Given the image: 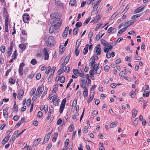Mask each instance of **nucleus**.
I'll return each mask as SVG.
<instances>
[{"mask_svg": "<svg viewBox=\"0 0 150 150\" xmlns=\"http://www.w3.org/2000/svg\"><path fill=\"white\" fill-rule=\"evenodd\" d=\"M62 20L61 18H57L54 20L53 22L56 23L54 25H52L50 27L49 29V31L50 33H53L54 30H56L61 25Z\"/></svg>", "mask_w": 150, "mask_h": 150, "instance_id": "obj_1", "label": "nucleus"}, {"mask_svg": "<svg viewBox=\"0 0 150 150\" xmlns=\"http://www.w3.org/2000/svg\"><path fill=\"white\" fill-rule=\"evenodd\" d=\"M93 69H91L89 72V74L92 76H93L94 73V71H96V73L97 74H100L101 71V68H100L99 67V65L98 64H95L92 67Z\"/></svg>", "mask_w": 150, "mask_h": 150, "instance_id": "obj_2", "label": "nucleus"}, {"mask_svg": "<svg viewBox=\"0 0 150 150\" xmlns=\"http://www.w3.org/2000/svg\"><path fill=\"white\" fill-rule=\"evenodd\" d=\"M48 47L53 46L55 44V41L54 38L52 36H49L47 39Z\"/></svg>", "mask_w": 150, "mask_h": 150, "instance_id": "obj_3", "label": "nucleus"}, {"mask_svg": "<svg viewBox=\"0 0 150 150\" xmlns=\"http://www.w3.org/2000/svg\"><path fill=\"white\" fill-rule=\"evenodd\" d=\"M44 90V87L43 84L39 86L38 87L37 91L35 93V95L38 97H40Z\"/></svg>", "mask_w": 150, "mask_h": 150, "instance_id": "obj_4", "label": "nucleus"}, {"mask_svg": "<svg viewBox=\"0 0 150 150\" xmlns=\"http://www.w3.org/2000/svg\"><path fill=\"white\" fill-rule=\"evenodd\" d=\"M56 69V67H52L51 69H50L51 73L49 77H48V82H50L52 79Z\"/></svg>", "mask_w": 150, "mask_h": 150, "instance_id": "obj_5", "label": "nucleus"}, {"mask_svg": "<svg viewBox=\"0 0 150 150\" xmlns=\"http://www.w3.org/2000/svg\"><path fill=\"white\" fill-rule=\"evenodd\" d=\"M100 45L98 44L94 48V50H96V53L97 55H99L100 54L101 52V50L100 48Z\"/></svg>", "mask_w": 150, "mask_h": 150, "instance_id": "obj_6", "label": "nucleus"}, {"mask_svg": "<svg viewBox=\"0 0 150 150\" xmlns=\"http://www.w3.org/2000/svg\"><path fill=\"white\" fill-rule=\"evenodd\" d=\"M23 20L25 23H27L30 20L29 15L26 13H24L23 15Z\"/></svg>", "mask_w": 150, "mask_h": 150, "instance_id": "obj_7", "label": "nucleus"}, {"mask_svg": "<svg viewBox=\"0 0 150 150\" xmlns=\"http://www.w3.org/2000/svg\"><path fill=\"white\" fill-rule=\"evenodd\" d=\"M25 64L24 63L22 62L20 65L18 69V72L20 75L22 76L23 74V68Z\"/></svg>", "mask_w": 150, "mask_h": 150, "instance_id": "obj_8", "label": "nucleus"}, {"mask_svg": "<svg viewBox=\"0 0 150 150\" xmlns=\"http://www.w3.org/2000/svg\"><path fill=\"white\" fill-rule=\"evenodd\" d=\"M43 51L44 52V55L45 56V59L48 60L49 58V56L47 48H45L44 49Z\"/></svg>", "mask_w": 150, "mask_h": 150, "instance_id": "obj_9", "label": "nucleus"}, {"mask_svg": "<svg viewBox=\"0 0 150 150\" xmlns=\"http://www.w3.org/2000/svg\"><path fill=\"white\" fill-rule=\"evenodd\" d=\"M145 7V6H140L137 8L134 12V13H137L142 11L144 8Z\"/></svg>", "mask_w": 150, "mask_h": 150, "instance_id": "obj_10", "label": "nucleus"}, {"mask_svg": "<svg viewBox=\"0 0 150 150\" xmlns=\"http://www.w3.org/2000/svg\"><path fill=\"white\" fill-rule=\"evenodd\" d=\"M94 95V91L91 92V93L90 94V96H89V98L87 100V102L88 103H90L92 100L93 98Z\"/></svg>", "mask_w": 150, "mask_h": 150, "instance_id": "obj_11", "label": "nucleus"}, {"mask_svg": "<svg viewBox=\"0 0 150 150\" xmlns=\"http://www.w3.org/2000/svg\"><path fill=\"white\" fill-rule=\"evenodd\" d=\"M50 136V133H48L46 134L44 140L42 144H44L49 140Z\"/></svg>", "mask_w": 150, "mask_h": 150, "instance_id": "obj_12", "label": "nucleus"}, {"mask_svg": "<svg viewBox=\"0 0 150 150\" xmlns=\"http://www.w3.org/2000/svg\"><path fill=\"white\" fill-rule=\"evenodd\" d=\"M134 23V22H132L131 21H130L125 23H124V28L125 29H126L128 27L130 26L131 25L133 24Z\"/></svg>", "mask_w": 150, "mask_h": 150, "instance_id": "obj_13", "label": "nucleus"}, {"mask_svg": "<svg viewBox=\"0 0 150 150\" xmlns=\"http://www.w3.org/2000/svg\"><path fill=\"white\" fill-rule=\"evenodd\" d=\"M24 93V91L22 90H20L18 91V98L19 99V100L21 99L23 97Z\"/></svg>", "mask_w": 150, "mask_h": 150, "instance_id": "obj_14", "label": "nucleus"}, {"mask_svg": "<svg viewBox=\"0 0 150 150\" xmlns=\"http://www.w3.org/2000/svg\"><path fill=\"white\" fill-rule=\"evenodd\" d=\"M69 30V27L67 26L65 28V30H64L62 36L63 37H66L67 35L68 32Z\"/></svg>", "mask_w": 150, "mask_h": 150, "instance_id": "obj_15", "label": "nucleus"}, {"mask_svg": "<svg viewBox=\"0 0 150 150\" xmlns=\"http://www.w3.org/2000/svg\"><path fill=\"white\" fill-rule=\"evenodd\" d=\"M81 86L82 87L83 89L87 88L86 86V82L84 79H81Z\"/></svg>", "mask_w": 150, "mask_h": 150, "instance_id": "obj_16", "label": "nucleus"}, {"mask_svg": "<svg viewBox=\"0 0 150 150\" xmlns=\"http://www.w3.org/2000/svg\"><path fill=\"white\" fill-rule=\"evenodd\" d=\"M10 138V137L9 136H7L6 137L2 142V144L3 145Z\"/></svg>", "mask_w": 150, "mask_h": 150, "instance_id": "obj_17", "label": "nucleus"}, {"mask_svg": "<svg viewBox=\"0 0 150 150\" xmlns=\"http://www.w3.org/2000/svg\"><path fill=\"white\" fill-rule=\"evenodd\" d=\"M65 50V48L62 45H60L59 47V50L61 54H62Z\"/></svg>", "mask_w": 150, "mask_h": 150, "instance_id": "obj_18", "label": "nucleus"}, {"mask_svg": "<svg viewBox=\"0 0 150 150\" xmlns=\"http://www.w3.org/2000/svg\"><path fill=\"white\" fill-rule=\"evenodd\" d=\"M15 104L13 106V112H16L18 111V107L16 105V101H14Z\"/></svg>", "mask_w": 150, "mask_h": 150, "instance_id": "obj_19", "label": "nucleus"}, {"mask_svg": "<svg viewBox=\"0 0 150 150\" xmlns=\"http://www.w3.org/2000/svg\"><path fill=\"white\" fill-rule=\"evenodd\" d=\"M95 60L93 59H92L91 61H90V60L89 61V64H89V66L91 68H92V67L93 66L95 63Z\"/></svg>", "mask_w": 150, "mask_h": 150, "instance_id": "obj_20", "label": "nucleus"}, {"mask_svg": "<svg viewBox=\"0 0 150 150\" xmlns=\"http://www.w3.org/2000/svg\"><path fill=\"white\" fill-rule=\"evenodd\" d=\"M101 16L99 14H98L97 15H96V17L93 19V21L97 22L100 20V19L101 18Z\"/></svg>", "mask_w": 150, "mask_h": 150, "instance_id": "obj_21", "label": "nucleus"}, {"mask_svg": "<svg viewBox=\"0 0 150 150\" xmlns=\"http://www.w3.org/2000/svg\"><path fill=\"white\" fill-rule=\"evenodd\" d=\"M149 87L147 85H145L143 87V90L144 92H149Z\"/></svg>", "mask_w": 150, "mask_h": 150, "instance_id": "obj_22", "label": "nucleus"}, {"mask_svg": "<svg viewBox=\"0 0 150 150\" xmlns=\"http://www.w3.org/2000/svg\"><path fill=\"white\" fill-rule=\"evenodd\" d=\"M54 137H53L52 141L53 142H55L58 136V133L57 132L55 133L54 134Z\"/></svg>", "mask_w": 150, "mask_h": 150, "instance_id": "obj_23", "label": "nucleus"}, {"mask_svg": "<svg viewBox=\"0 0 150 150\" xmlns=\"http://www.w3.org/2000/svg\"><path fill=\"white\" fill-rule=\"evenodd\" d=\"M84 89V91L83 92V95L84 97H85L87 96L88 95V89L87 88L83 89Z\"/></svg>", "mask_w": 150, "mask_h": 150, "instance_id": "obj_24", "label": "nucleus"}, {"mask_svg": "<svg viewBox=\"0 0 150 150\" xmlns=\"http://www.w3.org/2000/svg\"><path fill=\"white\" fill-rule=\"evenodd\" d=\"M119 12L116 11L114 14H113L110 18V20H112L119 13Z\"/></svg>", "mask_w": 150, "mask_h": 150, "instance_id": "obj_25", "label": "nucleus"}, {"mask_svg": "<svg viewBox=\"0 0 150 150\" xmlns=\"http://www.w3.org/2000/svg\"><path fill=\"white\" fill-rule=\"evenodd\" d=\"M19 47L22 51L24 50L26 48L24 44H20Z\"/></svg>", "mask_w": 150, "mask_h": 150, "instance_id": "obj_26", "label": "nucleus"}, {"mask_svg": "<svg viewBox=\"0 0 150 150\" xmlns=\"http://www.w3.org/2000/svg\"><path fill=\"white\" fill-rule=\"evenodd\" d=\"M71 57V55L70 54H68L67 57H66V58H65L64 61L65 62H66V64H67L69 61V60Z\"/></svg>", "mask_w": 150, "mask_h": 150, "instance_id": "obj_27", "label": "nucleus"}, {"mask_svg": "<svg viewBox=\"0 0 150 150\" xmlns=\"http://www.w3.org/2000/svg\"><path fill=\"white\" fill-rule=\"evenodd\" d=\"M137 111L136 109H134L132 110V116L134 117L136 116L137 114Z\"/></svg>", "mask_w": 150, "mask_h": 150, "instance_id": "obj_28", "label": "nucleus"}, {"mask_svg": "<svg viewBox=\"0 0 150 150\" xmlns=\"http://www.w3.org/2000/svg\"><path fill=\"white\" fill-rule=\"evenodd\" d=\"M125 29L124 28H122L120 29L118 31L117 33V36H120V35L122 34V33L125 30Z\"/></svg>", "mask_w": 150, "mask_h": 150, "instance_id": "obj_29", "label": "nucleus"}, {"mask_svg": "<svg viewBox=\"0 0 150 150\" xmlns=\"http://www.w3.org/2000/svg\"><path fill=\"white\" fill-rule=\"evenodd\" d=\"M3 114L4 116L6 118H8V115L6 110H3Z\"/></svg>", "mask_w": 150, "mask_h": 150, "instance_id": "obj_30", "label": "nucleus"}, {"mask_svg": "<svg viewBox=\"0 0 150 150\" xmlns=\"http://www.w3.org/2000/svg\"><path fill=\"white\" fill-rule=\"evenodd\" d=\"M117 125V122H114L111 124L110 125V127L111 128H114Z\"/></svg>", "mask_w": 150, "mask_h": 150, "instance_id": "obj_31", "label": "nucleus"}, {"mask_svg": "<svg viewBox=\"0 0 150 150\" xmlns=\"http://www.w3.org/2000/svg\"><path fill=\"white\" fill-rule=\"evenodd\" d=\"M97 55H97V54L94 55L91 57V59H90V61H91V60L92 59H93L95 60H97L98 59V57L97 56Z\"/></svg>", "mask_w": 150, "mask_h": 150, "instance_id": "obj_32", "label": "nucleus"}, {"mask_svg": "<svg viewBox=\"0 0 150 150\" xmlns=\"http://www.w3.org/2000/svg\"><path fill=\"white\" fill-rule=\"evenodd\" d=\"M11 44V46H10L8 48V50L7 51L8 53H11L13 50V46Z\"/></svg>", "mask_w": 150, "mask_h": 150, "instance_id": "obj_33", "label": "nucleus"}, {"mask_svg": "<svg viewBox=\"0 0 150 150\" xmlns=\"http://www.w3.org/2000/svg\"><path fill=\"white\" fill-rule=\"evenodd\" d=\"M139 120L137 118H136L135 119V120L134 121L133 123V124L135 126V127H136L137 126L138 122Z\"/></svg>", "mask_w": 150, "mask_h": 150, "instance_id": "obj_34", "label": "nucleus"}, {"mask_svg": "<svg viewBox=\"0 0 150 150\" xmlns=\"http://www.w3.org/2000/svg\"><path fill=\"white\" fill-rule=\"evenodd\" d=\"M73 73L75 76H77L79 75V71L78 70L74 69H73Z\"/></svg>", "mask_w": 150, "mask_h": 150, "instance_id": "obj_35", "label": "nucleus"}, {"mask_svg": "<svg viewBox=\"0 0 150 150\" xmlns=\"http://www.w3.org/2000/svg\"><path fill=\"white\" fill-rule=\"evenodd\" d=\"M55 4L57 6H61L62 4L61 2L59 0H55Z\"/></svg>", "mask_w": 150, "mask_h": 150, "instance_id": "obj_36", "label": "nucleus"}, {"mask_svg": "<svg viewBox=\"0 0 150 150\" xmlns=\"http://www.w3.org/2000/svg\"><path fill=\"white\" fill-rule=\"evenodd\" d=\"M41 138H38L37 139L34 141L33 143L35 144V145H38V143L41 141Z\"/></svg>", "mask_w": 150, "mask_h": 150, "instance_id": "obj_37", "label": "nucleus"}, {"mask_svg": "<svg viewBox=\"0 0 150 150\" xmlns=\"http://www.w3.org/2000/svg\"><path fill=\"white\" fill-rule=\"evenodd\" d=\"M98 6L97 4H95L93 7V10L92 12L91 13V14H92V13L94 11H96L97 10V9L98 8Z\"/></svg>", "mask_w": 150, "mask_h": 150, "instance_id": "obj_38", "label": "nucleus"}, {"mask_svg": "<svg viewBox=\"0 0 150 150\" xmlns=\"http://www.w3.org/2000/svg\"><path fill=\"white\" fill-rule=\"evenodd\" d=\"M76 3V1L75 0H71L69 2L70 5L72 6H74L75 4Z\"/></svg>", "mask_w": 150, "mask_h": 150, "instance_id": "obj_39", "label": "nucleus"}, {"mask_svg": "<svg viewBox=\"0 0 150 150\" xmlns=\"http://www.w3.org/2000/svg\"><path fill=\"white\" fill-rule=\"evenodd\" d=\"M78 30L79 29L77 28L76 27L74 28L73 31V34L74 35H76L78 33Z\"/></svg>", "mask_w": 150, "mask_h": 150, "instance_id": "obj_40", "label": "nucleus"}, {"mask_svg": "<svg viewBox=\"0 0 150 150\" xmlns=\"http://www.w3.org/2000/svg\"><path fill=\"white\" fill-rule=\"evenodd\" d=\"M100 42L101 44L104 46H106L107 42L105 40L102 39H100Z\"/></svg>", "mask_w": 150, "mask_h": 150, "instance_id": "obj_41", "label": "nucleus"}, {"mask_svg": "<svg viewBox=\"0 0 150 150\" xmlns=\"http://www.w3.org/2000/svg\"><path fill=\"white\" fill-rule=\"evenodd\" d=\"M59 80L60 82L61 83H64L65 82V77L64 76H63L59 78Z\"/></svg>", "mask_w": 150, "mask_h": 150, "instance_id": "obj_42", "label": "nucleus"}, {"mask_svg": "<svg viewBox=\"0 0 150 150\" xmlns=\"http://www.w3.org/2000/svg\"><path fill=\"white\" fill-rule=\"evenodd\" d=\"M91 19L90 17H89L87 19H86L83 23V24L85 25L87 24Z\"/></svg>", "mask_w": 150, "mask_h": 150, "instance_id": "obj_43", "label": "nucleus"}, {"mask_svg": "<svg viewBox=\"0 0 150 150\" xmlns=\"http://www.w3.org/2000/svg\"><path fill=\"white\" fill-rule=\"evenodd\" d=\"M17 55L16 53V51H14L12 55V56L13 57V59H15L17 58Z\"/></svg>", "mask_w": 150, "mask_h": 150, "instance_id": "obj_44", "label": "nucleus"}, {"mask_svg": "<svg viewBox=\"0 0 150 150\" xmlns=\"http://www.w3.org/2000/svg\"><path fill=\"white\" fill-rule=\"evenodd\" d=\"M65 106L64 105H61L59 109V112L61 114L62 113L63 111L64 108Z\"/></svg>", "mask_w": 150, "mask_h": 150, "instance_id": "obj_45", "label": "nucleus"}, {"mask_svg": "<svg viewBox=\"0 0 150 150\" xmlns=\"http://www.w3.org/2000/svg\"><path fill=\"white\" fill-rule=\"evenodd\" d=\"M142 15V14L140 13L138 14L135 15L133 16L131 18L132 19L136 18H137L140 17Z\"/></svg>", "mask_w": 150, "mask_h": 150, "instance_id": "obj_46", "label": "nucleus"}, {"mask_svg": "<svg viewBox=\"0 0 150 150\" xmlns=\"http://www.w3.org/2000/svg\"><path fill=\"white\" fill-rule=\"evenodd\" d=\"M129 7V4H128L127 6H126L124 11L122 12V13H124L125 14L126 13L127 11L128 10Z\"/></svg>", "mask_w": 150, "mask_h": 150, "instance_id": "obj_47", "label": "nucleus"}, {"mask_svg": "<svg viewBox=\"0 0 150 150\" xmlns=\"http://www.w3.org/2000/svg\"><path fill=\"white\" fill-rule=\"evenodd\" d=\"M36 88H32V90L31 91L30 95L31 96L33 95L35 93L36 91Z\"/></svg>", "mask_w": 150, "mask_h": 150, "instance_id": "obj_48", "label": "nucleus"}, {"mask_svg": "<svg viewBox=\"0 0 150 150\" xmlns=\"http://www.w3.org/2000/svg\"><path fill=\"white\" fill-rule=\"evenodd\" d=\"M86 46H87L86 47L84 48V50L85 51L83 52V53L84 54H86L88 52V45H86Z\"/></svg>", "mask_w": 150, "mask_h": 150, "instance_id": "obj_49", "label": "nucleus"}, {"mask_svg": "<svg viewBox=\"0 0 150 150\" xmlns=\"http://www.w3.org/2000/svg\"><path fill=\"white\" fill-rule=\"evenodd\" d=\"M30 63L32 64L35 65L37 64V62L35 59H33L31 60Z\"/></svg>", "mask_w": 150, "mask_h": 150, "instance_id": "obj_50", "label": "nucleus"}, {"mask_svg": "<svg viewBox=\"0 0 150 150\" xmlns=\"http://www.w3.org/2000/svg\"><path fill=\"white\" fill-rule=\"evenodd\" d=\"M5 46L4 45H2L1 46L0 48V50L1 51V52L3 53H4L5 52Z\"/></svg>", "mask_w": 150, "mask_h": 150, "instance_id": "obj_51", "label": "nucleus"}, {"mask_svg": "<svg viewBox=\"0 0 150 150\" xmlns=\"http://www.w3.org/2000/svg\"><path fill=\"white\" fill-rule=\"evenodd\" d=\"M88 128L87 126H84L83 127V132L84 133H86L88 132Z\"/></svg>", "mask_w": 150, "mask_h": 150, "instance_id": "obj_52", "label": "nucleus"}, {"mask_svg": "<svg viewBox=\"0 0 150 150\" xmlns=\"http://www.w3.org/2000/svg\"><path fill=\"white\" fill-rule=\"evenodd\" d=\"M53 110H54V108H53V107L52 106H50V108H49V110L48 113L51 114L52 112L53 111Z\"/></svg>", "mask_w": 150, "mask_h": 150, "instance_id": "obj_53", "label": "nucleus"}, {"mask_svg": "<svg viewBox=\"0 0 150 150\" xmlns=\"http://www.w3.org/2000/svg\"><path fill=\"white\" fill-rule=\"evenodd\" d=\"M51 68L50 66H49L48 67L46 71H45V74H48L49 73L50 70Z\"/></svg>", "mask_w": 150, "mask_h": 150, "instance_id": "obj_54", "label": "nucleus"}, {"mask_svg": "<svg viewBox=\"0 0 150 150\" xmlns=\"http://www.w3.org/2000/svg\"><path fill=\"white\" fill-rule=\"evenodd\" d=\"M79 48H77L76 47H75V55L76 56H78L79 54V51L78 50Z\"/></svg>", "mask_w": 150, "mask_h": 150, "instance_id": "obj_55", "label": "nucleus"}, {"mask_svg": "<svg viewBox=\"0 0 150 150\" xmlns=\"http://www.w3.org/2000/svg\"><path fill=\"white\" fill-rule=\"evenodd\" d=\"M73 128H74L73 124H71L70 125V126H69V131L70 132H72L73 130Z\"/></svg>", "mask_w": 150, "mask_h": 150, "instance_id": "obj_56", "label": "nucleus"}, {"mask_svg": "<svg viewBox=\"0 0 150 150\" xmlns=\"http://www.w3.org/2000/svg\"><path fill=\"white\" fill-rule=\"evenodd\" d=\"M9 82L12 84H14L15 83V81L12 78H10L9 79Z\"/></svg>", "mask_w": 150, "mask_h": 150, "instance_id": "obj_57", "label": "nucleus"}, {"mask_svg": "<svg viewBox=\"0 0 150 150\" xmlns=\"http://www.w3.org/2000/svg\"><path fill=\"white\" fill-rule=\"evenodd\" d=\"M38 116L40 118H42V112L41 111H39L38 113Z\"/></svg>", "mask_w": 150, "mask_h": 150, "instance_id": "obj_58", "label": "nucleus"}, {"mask_svg": "<svg viewBox=\"0 0 150 150\" xmlns=\"http://www.w3.org/2000/svg\"><path fill=\"white\" fill-rule=\"evenodd\" d=\"M34 74L32 72L28 76V78L30 79H32L34 76Z\"/></svg>", "mask_w": 150, "mask_h": 150, "instance_id": "obj_59", "label": "nucleus"}, {"mask_svg": "<svg viewBox=\"0 0 150 150\" xmlns=\"http://www.w3.org/2000/svg\"><path fill=\"white\" fill-rule=\"evenodd\" d=\"M47 89H45L43 92V93H42V95L41 96V98H42L44 96L47 94Z\"/></svg>", "mask_w": 150, "mask_h": 150, "instance_id": "obj_60", "label": "nucleus"}, {"mask_svg": "<svg viewBox=\"0 0 150 150\" xmlns=\"http://www.w3.org/2000/svg\"><path fill=\"white\" fill-rule=\"evenodd\" d=\"M82 23L81 22H78L76 24V26L78 27H80L82 25Z\"/></svg>", "mask_w": 150, "mask_h": 150, "instance_id": "obj_61", "label": "nucleus"}, {"mask_svg": "<svg viewBox=\"0 0 150 150\" xmlns=\"http://www.w3.org/2000/svg\"><path fill=\"white\" fill-rule=\"evenodd\" d=\"M77 102V100L76 99H74L73 102L72 107H73V106H74L75 107L76 105Z\"/></svg>", "mask_w": 150, "mask_h": 150, "instance_id": "obj_62", "label": "nucleus"}, {"mask_svg": "<svg viewBox=\"0 0 150 150\" xmlns=\"http://www.w3.org/2000/svg\"><path fill=\"white\" fill-rule=\"evenodd\" d=\"M105 47H107L109 49L111 50L112 48V46L110 45L109 43H107Z\"/></svg>", "mask_w": 150, "mask_h": 150, "instance_id": "obj_63", "label": "nucleus"}, {"mask_svg": "<svg viewBox=\"0 0 150 150\" xmlns=\"http://www.w3.org/2000/svg\"><path fill=\"white\" fill-rule=\"evenodd\" d=\"M126 74L127 73L123 71L120 73L119 75L121 77H123V76H124V75H126Z\"/></svg>", "mask_w": 150, "mask_h": 150, "instance_id": "obj_64", "label": "nucleus"}]
</instances>
